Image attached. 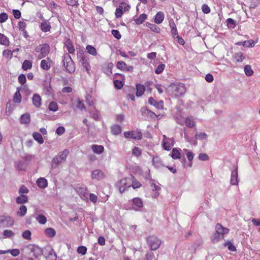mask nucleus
<instances>
[{
	"instance_id": "obj_19",
	"label": "nucleus",
	"mask_w": 260,
	"mask_h": 260,
	"mask_svg": "<svg viewBox=\"0 0 260 260\" xmlns=\"http://www.w3.org/2000/svg\"><path fill=\"white\" fill-rule=\"evenodd\" d=\"M111 133L114 135H118L121 133V127L118 124H114L111 127Z\"/></svg>"
},
{
	"instance_id": "obj_22",
	"label": "nucleus",
	"mask_w": 260,
	"mask_h": 260,
	"mask_svg": "<svg viewBox=\"0 0 260 260\" xmlns=\"http://www.w3.org/2000/svg\"><path fill=\"white\" fill-rule=\"evenodd\" d=\"M38 186L41 188H45L47 186V181L44 178H40L37 180Z\"/></svg>"
},
{
	"instance_id": "obj_20",
	"label": "nucleus",
	"mask_w": 260,
	"mask_h": 260,
	"mask_svg": "<svg viewBox=\"0 0 260 260\" xmlns=\"http://www.w3.org/2000/svg\"><path fill=\"white\" fill-rule=\"evenodd\" d=\"M32 103L35 106L39 107L41 105V96L38 94H35L32 97Z\"/></svg>"
},
{
	"instance_id": "obj_58",
	"label": "nucleus",
	"mask_w": 260,
	"mask_h": 260,
	"mask_svg": "<svg viewBox=\"0 0 260 260\" xmlns=\"http://www.w3.org/2000/svg\"><path fill=\"white\" fill-rule=\"evenodd\" d=\"M8 15L6 13L0 14V23H3L8 19Z\"/></svg>"
},
{
	"instance_id": "obj_64",
	"label": "nucleus",
	"mask_w": 260,
	"mask_h": 260,
	"mask_svg": "<svg viewBox=\"0 0 260 260\" xmlns=\"http://www.w3.org/2000/svg\"><path fill=\"white\" fill-rule=\"evenodd\" d=\"M202 11L205 13V14H208L210 13V8H209V7L206 5V4H204L203 5L202 7Z\"/></svg>"
},
{
	"instance_id": "obj_41",
	"label": "nucleus",
	"mask_w": 260,
	"mask_h": 260,
	"mask_svg": "<svg viewBox=\"0 0 260 260\" xmlns=\"http://www.w3.org/2000/svg\"><path fill=\"white\" fill-rule=\"evenodd\" d=\"M180 150H178L177 148H174L172 150V152L171 154V156L174 159H179L180 158V152L179 151Z\"/></svg>"
},
{
	"instance_id": "obj_36",
	"label": "nucleus",
	"mask_w": 260,
	"mask_h": 260,
	"mask_svg": "<svg viewBox=\"0 0 260 260\" xmlns=\"http://www.w3.org/2000/svg\"><path fill=\"white\" fill-rule=\"evenodd\" d=\"M185 123L187 126L192 128L196 125V123L192 117H187L185 119Z\"/></svg>"
},
{
	"instance_id": "obj_59",
	"label": "nucleus",
	"mask_w": 260,
	"mask_h": 260,
	"mask_svg": "<svg viewBox=\"0 0 260 260\" xmlns=\"http://www.w3.org/2000/svg\"><path fill=\"white\" fill-rule=\"evenodd\" d=\"M242 45L243 46H246L247 47H251L254 46V43L252 40H249L247 41H244L243 42Z\"/></svg>"
},
{
	"instance_id": "obj_30",
	"label": "nucleus",
	"mask_w": 260,
	"mask_h": 260,
	"mask_svg": "<svg viewBox=\"0 0 260 260\" xmlns=\"http://www.w3.org/2000/svg\"><path fill=\"white\" fill-rule=\"evenodd\" d=\"M152 162H153V165L156 168H159L163 166L161 159L158 156L153 157V158L152 159Z\"/></svg>"
},
{
	"instance_id": "obj_63",
	"label": "nucleus",
	"mask_w": 260,
	"mask_h": 260,
	"mask_svg": "<svg viewBox=\"0 0 260 260\" xmlns=\"http://www.w3.org/2000/svg\"><path fill=\"white\" fill-rule=\"evenodd\" d=\"M199 159L201 160H207L209 159V156L206 153H202L199 154Z\"/></svg>"
},
{
	"instance_id": "obj_35",
	"label": "nucleus",
	"mask_w": 260,
	"mask_h": 260,
	"mask_svg": "<svg viewBox=\"0 0 260 260\" xmlns=\"http://www.w3.org/2000/svg\"><path fill=\"white\" fill-rule=\"evenodd\" d=\"M147 18V16L145 14H142L139 17L136 18L135 21L137 24L140 25L142 24Z\"/></svg>"
},
{
	"instance_id": "obj_18",
	"label": "nucleus",
	"mask_w": 260,
	"mask_h": 260,
	"mask_svg": "<svg viewBox=\"0 0 260 260\" xmlns=\"http://www.w3.org/2000/svg\"><path fill=\"white\" fill-rule=\"evenodd\" d=\"M164 13L159 11L156 13L154 17V22L156 24H160L164 21Z\"/></svg>"
},
{
	"instance_id": "obj_4",
	"label": "nucleus",
	"mask_w": 260,
	"mask_h": 260,
	"mask_svg": "<svg viewBox=\"0 0 260 260\" xmlns=\"http://www.w3.org/2000/svg\"><path fill=\"white\" fill-rule=\"evenodd\" d=\"M63 63V66L67 72L70 73H72L75 72L76 69L75 64L71 56L68 53H66L64 55Z\"/></svg>"
},
{
	"instance_id": "obj_32",
	"label": "nucleus",
	"mask_w": 260,
	"mask_h": 260,
	"mask_svg": "<svg viewBox=\"0 0 260 260\" xmlns=\"http://www.w3.org/2000/svg\"><path fill=\"white\" fill-rule=\"evenodd\" d=\"M45 234L49 237L53 238L56 235L55 230L51 228H48L45 230Z\"/></svg>"
},
{
	"instance_id": "obj_53",
	"label": "nucleus",
	"mask_w": 260,
	"mask_h": 260,
	"mask_svg": "<svg viewBox=\"0 0 260 260\" xmlns=\"http://www.w3.org/2000/svg\"><path fill=\"white\" fill-rule=\"evenodd\" d=\"M224 246L227 247L230 251H235L236 250L235 246L230 241L225 242Z\"/></svg>"
},
{
	"instance_id": "obj_15",
	"label": "nucleus",
	"mask_w": 260,
	"mask_h": 260,
	"mask_svg": "<svg viewBox=\"0 0 260 260\" xmlns=\"http://www.w3.org/2000/svg\"><path fill=\"white\" fill-rule=\"evenodd\" d=\"M238 183V167H236L235 170L231 173V183L233 185H237Z\"/></svg>"
},
{
	"instance_id": "obj_23",
	"label": "nucleus",
	"mask_w": 260,
	"mask_h": 260,
	"mask_svg": "<svg viewBox=\"0 0 260 260\" xmlns=\"http://www.w3.org/2000/svg\"><path fill=\"white\" fill-rule=\"evenodd\" d=\"M30 249L31 252L34 253V255L35 257H37L38 256L42 254L41 249L37 246L31 245Z\"/></svg>"
},
{
	"instance_id": "obj_26",
	"label": "nucleus",
	"mask_w": 260,
	"mask_h": 260,
	"mask_svg": "<svg viewBox=\"0 0 260 260\" xmlns=\"http://www.w3.org/2000/svg\"><path fill=\"white\" fill-rule=\"evenodd\" d=\"M91 149L94 153L96 154H101L104 151V147L102 145H93Z\"/></svg>"
},
{
	"instance_id": "obj_40",
	"label": "nucleus",
	"mask_w": 260,
	"mask_h": 260,
	"mask_svg": "<svg viewBox=\"0 0 260 260\" xmlns=\"http://www.w3.org/2000/svg\"><path fill=\"white\" fill-rule=\"evenodd\" d=\"M26 212H27L26 207L25 205H21L18 211L17 212V215L21 217H22V216H24L26 214Z\"/></svg>"
},
{
	"instance_id": "obj_45",
	"label": "nucleus",
	"mask_w": 260,
	"mask_h": 260,
	"mask_svg": "<svg viewBox=\"0 0 260 260\" xmlns=\"http://www.w3.org/2000/svg\"><path fill=\"white\" fill-rule=\"evenodd\" d=\"M207 137L208 136L205 133H197L195 135V138L200 140H205Z\"/></svg>"
},
{
	"instance_id": "obj_38",
	"label": "nucleus",
	"mask_w": 260,
	"mask_h": 260,
	"mask_svg": "<svg viewBox=\"0 0 260 260\" xmlns=\"http://www.w3.org/2000/svg\"><path fill=\"white\" fill-rule=\"evenodd\" d=\"M33 138L34 139L38 142L40 144H42L44 142V140L42 135L37 132L34 133L32 134Z\"/></svg>"
},
{
	"instance_id": "obj_56",
	"label": "nucleus",
	"mask_w": 260,
	"mask_h": 260,
	"mask_svg": "<svg viewBox=\"0 0 260 260\" xmlns=\"http://www.w3.org/2000/svg\"><path fill=\"white\" fill-rule=\"evenodd\" d=\"M165 65L164 64H160L157 66L155 70V73L157 74H160L164 70Z\"/></svg>"
},
{
	"instance_id": "obj_12",
	"label": "nucleus",
	"mask_w": 260,
	"mask_h": 260,
	"mask_svg": "<svg viewBox=\"0 0 260 260\" xmlns=\"http://www.w3.org/2000/svg\"><path fill=\"white\" fill-rule=\"evenodd\" d=\"M52 63V60L49 57H47L46 59L41 60L40 67L43 70L48 71L51 67Z\"/></svg>"
},
{
	"instance_id": "obj_17",
	"label": "nucleus",
	"mask_w": 260,
	"mask_h": 260,
	"mask_svg": "<svg viewBox=\"0 0 260 260\" xmlns=\"http://www.w3.org/2000/svg\"><path fill=\"white\" fill-rule=\"evenodd\" d=\"M75 190L82 199L86 197L87 192L85 186L77 187Z\"/></svg>"
},
{
	"instance_id": "obj_13",
	"label": "nucleus",
	"mask_w": 260,
	"mask_h": 260,
	"mask_svg": "<svg viewBox=\"0 0 260 260\" xmlns=\"http://www.w3.org/2000/svg\"><path fill=\"white\" fill-rule=\"evenodd\" d=\"M105 177V175L100 170H95L91 173V178L92 179L100 180L104 179Z\"/></svg>"
},
{
	"instance_id": "obj_51",
	"label": "nucleus",
	"mask_w": 260,
	"mask_h": 260,
	"mask_svg": "<svg viewBox=\"0 0 260 260\" xmlns=\"http://www.w3.org/2000/svg\"><path fill=\"white\" fill-rule=\"evenodd\" d=\"M116 67L117 69L120 70L125 71L126 68V64L123 61H119L117 63Z\"/></svg>"
},
{
	"instance_id": "obj_24",
	"label": "nucleus",
	"mask_w": 260,
	"mask_h": 260,
	"mask_svg": "<svg viewBox=\"0 0 260 260\" xmlns=\"http://www.w3.org/2000/svg\"><path fill=\"white\" fill-rule=\"evenodd\" d=\"M136 95L137 96H141L144 93L145 90V87L143 85L137 84L136 85Z\"/></svg>"
},
{
	"instance_id": "obj_49",
	"label": "nucleus",
	"mask_w": 260,
	"mask_h": 260,
	"mask_svg": "<svg viewBox=\"0 0 260 260\" xmlns=\"http://www.w3.org/2000/svg\"><path fill=\"white\" fill-rule=\"evenodd\" d=\"M49 110L55 112L58 110V106L56 103L54 102H51L48 106Z\"/></svg>"
},
{
	"instance_id": "obj_27",
	"label": "nucleus",
	"mask_w": 260,
	"mask_h": 260,
	"mask_svg": "<svg viewBox=\"0 0 260 260\" xmlns=\"http://www.w3.org/2000/svg\"><path fill=\"white\" fill-rule=\"evenodd\" d=\"M65 46L70 53H74L75 52V48L73 44L70 40H68L66 43Z\"/></svg>"
},
{
	"instance_id": "obj_44",
	"label": "nucleus",
	"mask_w": 260,
	"mask_h": 260,
	"mask_svg": "<svg viewBox=\"0 0 260 260\" xmlns=\"http://www.w3.org/2000/svg\"><path fill=\"white\" fill-rule=\"evenodd\" d=\"M4 238H11L15 235L14 233L11 230H5L3 233Z\"/></svg>"
},
{
	"instance_id": "obj_31",
	"label": "nucleus",
	"mask_w": 260,
	"mask_h": 260,
	"mask_svg": "<svg viewBox=\"0 0 260 260\" xmlns=\"http://www.w3.org/2000/svg\"><path fill=\"white\" fill-rule=\"evenodd\" d=\"M146 25L149 29L155 32L159 33L160 32V28L157 26L156 25L154 24H151L149 23H147Z\"/></svg>"
},
{
	"instance_id": "obj_52",
	"label": "nucleus",
	"mask_w": 260,
	"mask_h": 260,
	"mask_svg": "<svg viewBox=\"0 0 260 260\" xmlns=\"http://www.w3.org/2000/svg\"><path fill=\"white\" fill-rule=\"evenodd\" d=\"M132 154L135 156L138 157L142 154L141 150L137 147H135L132 150Z\"/></svg>"
},
{
	"instance_id": "obj_60",
	"label": "nucleus",
	"mask_w": 260,
	"mask_h": 260,
	"mask_svg": "<svg viewBox=\"0 0 260 260\" xmlns=\"http://www.w3.org/2000/svg\"><path fill=\"white\" fill-rule=\"evenodd\" d=\"M114 83L115 87L118 89H121L123 85L122 82L118 80H115Z\"/></svg>"
},
{
	"instance_id": "obj_43",
	"label": "nucleus",
	"mask_w": 260,
	"mask_h": 260,
	"mask_svg": "<svg viewBox=\"0 0 260 260\" xmlns=\"http://www.w3.org/2000/svg\"><path fill=\"white\" fill-rule=\"evenodd\" d=\"M234 58H235L237 62H242L245 59V56H244L243 53L238 52L235 54Z\"/></svg>"
},
{
	"instance_id": "obj_33",
	"label": "nucleus",
	"mask_w": 260,
	"mask_h": 260,
	"mask_svg": "<svg viewBox=\"0 0 260 260\" xmlns=\"http://www.w3.org/2000/svg\"><path fill=\"white\" fill-rule=\"evenodd\" d=\"M41 29L44 32L49 31L51 29V26L48 22L45 21L41 23Z\"/></svg>"
},
{
	"instance_id": "obj_54",
	"label": "nucleus",
	"mask_w": 260,
	"mask_h": 260,
	"mask_svg": "<svg viewBox=\"0 0 260 260\" xmlns=\"http://www.w3.org/2000/svg\"><path fill=\"white\" fill-rule=\"evenodd\" d=\"M22 235V237L25 239H27V240L31 239V233L30 231L29 230L25 231L24 232H23Z\"/></svg>"
},
{
	"instance_id": "obj_7",
	"label": "nucleus",
	"mask_w": 260,
	"mask_h": 260,
	"mask_svg": "<svg viewBox=\"0 0 260 260\" xmlns=\"http://www.w3.org/2000/svg\"><path fill=\"white\" fill-rule=\"evenodd\" d=\"M147 242L152 250H155L158 249L161 243L159 239L155 236L148 237L147 238Z\"/></svg>"
},
{
	"instance_id": "obj_10",
	"label": "nucleus",
	"mask_w": 260,
	"mask_h": 260,
	"mask_svg": "<svg viewBox=\"0 0 260 260\" xmlns=\"http://www.w3.org/2000/svg\"><path fill=\"white\" fill-rule=\"evenodd\" d=\"M124 136L126 138H131L134 140H140L142 137V134L138 131L125 132Z\"/></svg>"
},
{
	"instance_id": "obj_57",
	"label": "nucleus",
	"mask_w": 260,
	"mask_h": 260,
	"mask_svg": "<svg viewBox=\"0 0 260 260\" xmlns=\"http://www.w3.org/2000/svg\"><path fill=\"white\" fill-rule=\"evenodd\" d=\"M183 151L186 152V156L188 159L190 161H191L194 157V154H193V153L190 151H188L186 149H183Z\"/></svg>"
},
{
	"instance_id": "obj_37",
	"label": "nucleus",
	"mask_w": 260,
	"mask_h": 260,
	"mask_svg": "<svg viewBox=\"0 0 260 260\" xmlns=\"http://www.w3.org/2000/svg\"><path fill=\"white\" fill-rule=\"evenodd\" d=\"M36 219L39 223L41 224H44L47 222L46 217L42 214L38 215L36 217Z\"/></svg>"
},
{
	"instance_id": "obj_50",
	"label": "nucleus",
	"mask_w": 260,
	"mask_h": 260,
	"mask_svg": "<svg viewBox=\"0 0 260 260\" xmlns=\"http://www.w3.org/2000/svg\"><path fill=\"white\" fill-rule=\"evenodd\" d=\"M3 56L8 59H11L13 56V52L10 50H5L3 53Z\"/></svg>"
},
{
	"instance_id": "obj_2",
	"label": "nucleus",
	"mask_w": 260,
	"mask_h": 260,
	"mask_svg": "<svg viewBox=\"0 0 260 260\" xmlns=\"http://www.w3.org/2000/svg\"><path fill=\"white\" fill-rule=\"evenodd\" d=\"M69 153V150L64 149L60 154L55 156L51 162V169L53 170L57 168L58 166L66 161Z\"/></svg>"
},
{
	"instance_id": "obj_29",
	"label": "nucleus",
	"mask_w": 260,
	"mask_h": 260,
	"mask_svg": "<svg viewBox=\"0 0 260 260\" xmlns=\"http://www.w3.org/2000/svg\"><path fill=\"white\" fill-rule=\"evenodd\" d=\"M21 122L24 124H28L30 122V114L28 113H25L23 114L21 116L20 118Z\"/></svg>"
},
{
	"instance_id": "obj_62",
	"label": "nucleus",
	"mask_w": 260,
	"mask_h": 260,
	"mask_svg": "<svg viewBox=\"0 0 260 260\" xmlns=\"http://www.w3.org/2000/svg\"><path fill=\"white\" fill-rule=\"evenodd\" d=\"M112 34L117 39H120L121 38V35H120L119 31L118 30H116V29L112 30Z\"/></svg>"
},
{
	"instance_id": "obj_1",
	"label": "nucleus",
	"mask_w": 260,
	"mask_h": 260,
	"mask_svg": "<svg viewBox=\"0 0 260 260\" xmlns=\"http://www.w3.org/2000/svg\"><path fill=\"white\" fill-rule=\"evenodd\" d=\"M166 92L172 97H178L186 92V88L183 83L171 84L166 88Z\"/></svg>"
},
{
	"instance_id": "obj_16",
	"label": "nucleus",
	"mask_w": 260,
	"mask_h": 260,
	"mask_svg": "<svg viewBox=\"0 0 260 260\" xmlns=\"http://www.w3.org/2000/svg\"><path fill=\"white\" fill-rule=\"evenodd\" d=\"M169 26L171 28V33L173 37L178 35L176 24L173 19L169 21Z\"/></svg>"
},
{
	"instance_id": "obj_11",
	"label": "nucleus",
	"mask_w": 260,
	"mask_h": 260,
	"mask_svg": "<svg viewBox=\"0 0 260 260\" xmlns=\"http://www.w3.org/2000/svg\"><path fill=\"white\" fill-rule=\"evenodd\" d=\"M132 203L133 205V209L136 211H139L143 207L142 200L138 197L134 198L132 200Z\"/></svg>"
},
{
	"instance_id": "obj_6",
	"label": "nucleus",
	"mask_w": 260,
	"mask_h": 260,
	"mask_svg": "<svg viewBox=\"0 0 260 260\" xmlns=\"http://www.w3.org/2000/svg\"><path fill=\"white\" fill-rule=\"evenodd\" d=\"M116 186L120 193L124 192L131 187V178H123L117 183Z\"/></svg>"
},
{
	"instance_id": "obj_47",
	"label": "nucleus",
	"mask_w": 260,
	"mask_h": 260,
	"mask_svg": "<svg viewBox=\"0 0 260 260\" xmlns=\"http://www.w3.org/2000/svg\"><path fill=\"white\" fill-rule=\"evenodd\" d=\"M244 72H245V74L248 76H251L253 73V72L250 66H249V65H246L245 66Z\"/></svg>"
},
{
	"instance_id": "obj_5",
	"label": "nucleus",
	"mask_w": 260,
	"mask_h": 260,
	"mask_svg": "<svg viewBox=\"0 0 260 260\" xmlns=\"http://www.w3.org/2000/svg\"><path fill=\"white\" fill-rule=\"evenodd\" d=\"M35 51L40 53L38 55V58L39 59L45 57L50 52V47L47 44H41L35 48Z\"/></svg>"
},
{
	"instance_id": "obj_48",
	"label": "nucleus",
	"mask_w": 260,
	"mask_h": 260,
	"mask_svg": "<svg viewBox=\"0 0 260 260\" xmlns=\"http://www.w3.org/2000/svg\"><path fill=\"white\" fill-rule=\"evenodd\" d=\"M13 101L15 103H19L21 101V95L19 91H17L14 96Z\"/></svg>"
},
{
	"instance_id": "obj_21",
	"label": "nucleus",
	"mask_w": 260,
	"mask_h": 260,
	"mask_svg": "<svg viewBox=\"0 0 260 260\" xmlns=\"http://www.w3.org/2000/svg\"><path fill=\"white\" fill-rule=\"evenodd\" d=\"M141 112L143 115H147L152 118H155L157 117L156 115L154 112L147 110L145 107L142 108Z\"/></svg>"
},
{
	"instance_id": "obj_25",
	"label": "nucleus",
	"mask_w": 260,
	"mask_h": 260,
	"mask_svg": "<svg viewBox=\"0 0 260 260\" xmlns=\"http://www.w3.org/2000/svg\"><path fill=\"white\" fill-rule=\"evenodd\" d=\"M131 184L134 189L139 188L142 186L141 183L134 176H132V179H131Z\"/></svg>"
},
{
	"instance_id": "obj_8",
	"label": "nucleus",
	"mask_w": 260,
	"mask_h": 260,
	"mask_svg": "<svg viewBox=\"0 0 260 260\" xmlns=\"http://www.w3.org/2000/svg\"><path fill=\"white\" fill-rule=\"evenodd\" d=\"M79 63L85 69L87 72L90 70V65L88 62V58L84 53H80L78 56Z\"/></svg>"
},
{
	"instance_id": "obj_34",
	"label": "nucleus",
	"mask_w": 260,
	"mask_h": 260,
	"mask_svg": "<svg viewBox=\"0 0 260 260\" xmlns=\"http://www.w3.org/2000/svg\"><path fill=\"white\" fill-rule=\"evenodd\" d=\"M86 50L88 53L93 56L97 55V51L96 49L91 45H88L86 47Z\"/></svg>"
},
{
	"instance_id": "obj_28",
	"label": "nucleus",
	"mask_w": 260,
	"mask_h": 260,
	"mask_svg": "<svg viewBox=\"0 0 260 260\" xmlns=\"http://www.w3.org/2000/svg\"><path fill=\"white\" fill-rule=\"evenodd\" d=\"M16 201L18 204L25 203L28 201V197L27 196L22 194L16 198Z\"/></svg>"
},
{
	"instance_id": "obj_42",
	"label": "nucleus",
	"mask_w": 260,
	"mask_h": 260,
	"mask_svg": "<svg viewBox=\"0 0 260 260\" xmlns=\"http://www.w3.org/2000/svg\"><path fill=\"white\" fill-rule=\"evenodd\" d=\"M32 68V63L30 61L25 60L22 63V69L24 70H27Z\"/></svg>"
},
{
	"instance_id": "obj_46",
	"label": "nucleus",
	"mask_w": 260,
	"mask_h": 260,
	"mask_svg": "<svg viewBox=\"0 0 260 260\" xmlns=\"http://www.w3.org/2000/svg\"><path fill=\"white\" fill-rule=\"evenodd\" d=\"M162 146L166 150H169L173 146V144L171 143L169 141L163 140Z\"/></svg>"
},
{
	"instance_id": "obj_39",
	"label": "nucleus",
	"mask_w": 260,
	"mask_h": 260,
	"mask_svg": "<svg viewBox=\"0 0 260 260\" xmlns=\"http://www.w3.org/2000/svg\"><path fill=\"white\" fill-rule=\"evenodd\" d=\"M9 44V39L4 34L0 33V44L8 45Z\"/></svg>"
},
{
	"instance_id": "obj_3",
	"label": "nucleus",
	"mask_w": 260,
	"mask_h": 260,
	"mask_svg": "<svg viewBox=\"0 0 260 260\" xmlns=\"http://www.w3.org/2000/svg\"><path fill=\"white\" fill-rule=\"evenodd\" d=\"M229 231L228 228L223 227L220 224L217 223L215 226V233L211 236V241L217 243L224 238V235Z\"/></svg>"
},
{
	"instance_id": "obj_9",
	"label": "nucleus",
	"mask_w": 260,
	"mask_h": 260,
	"mask_svg": "<svg viewBox=\"0 0 260 260\" xmlns=\"http://www.w3.org/2000/svg\"><path fill=\"white\" fill-rule=\"evenodd\" d=\"M130 7L128 5L125 3H121L118 8H117L116 10L115 14V16L117 18H120L123 12L128 11L129 10Z\"/></svg>"
},
{
	"instance_id": "obj_14",
	"label": "nucleus",
	"mask_w": 260,
	"mask_h": 260,
	"mask_svg": "<svg viewBox=\"0 0 260 260\" xmlns=\"http://www.w3.org/2000/svg\"><path fill=\"white\" fill-rule=\"evenodd\" d=\"M148 103L149 104L153 105L158 109H162L164 107V102L162 101L157 102L152 97L148 99Z\"/></svg>"
},
{
	"instance_id": "obj_55",
	"label": "nucleus",
	"mask_w": 260,
	"mask_h": 260,
	"mask_svg": "<svg viewBox=\"0 0 260 260\" xmlns=\"http://www.w3.org/2000/svg\"><path fill=\"white\" fill-rule=\"evenodd\" d=\"M77 252L78 253L81 254L82 255H85L87 252V248L83 246H79L77 249Z\"/></svg>"
},
{
	"instance_id": "obj_61",
	"label": "nucleus",
	"mask_w": 260,
	"mask_h": 260,
	"mask_svg": "<svg viewBox=\"0 0 260 260\" xmlns=\"http://www.w3.org/2000/svg\"><path fill=\"white\" fill-rule=\"evenodd\" d=\"M77 107L81 110H85V107L83 102L79 99L77 100Z\"/></svg>"
}]
</instances>
